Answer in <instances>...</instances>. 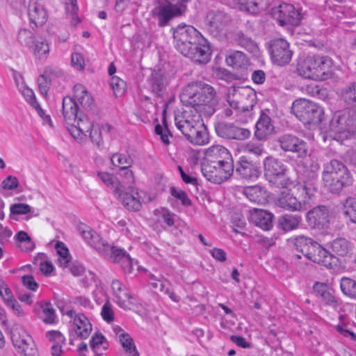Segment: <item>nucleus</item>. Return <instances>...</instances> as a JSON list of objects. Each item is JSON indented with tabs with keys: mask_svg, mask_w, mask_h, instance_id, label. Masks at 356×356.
Instances as JSON below:
<instances>
[{
	"mask_svg": "<svg viewBox=\"0 0 356 356\" xmlns=\"http://www.w3.org/2000/svg\"><path fill=\"white\" fill-rule=\"evenodd\" d=\"M213 87L202 81L189 83L180 95L181 102L190 110L176 114L175 125L191 143L204 145L209 142V134L201 115L203 107L216 103Z\"/></svg>",
	"mask_w": 356,
	"mask_h": 356,
	"instance_id": "1",
	"label": "nucleus"
},
{
	"mask_svg": "<svg viewBox=\"0 0 356 356\" xmlns=\"http://www.w3.org/2000/svg\"><path fill=\"white\" fill-rule=\"evenodd\" d=\"M171 31L175 47L183 56L199 64H206L210 60V47L195 28L181 24Z\"/></svg>",
	"mask_w": 356,
	"mask_h": 356,
	"instance_id": "2",
	"label": "nucleus"
},
{
	"mask_svg": "<svg viewBox=\"0 0 356 356\" xmlns=\"http://www.w3.org/2000/svg\"><path fill=\"white\" fill-rule=\"evenodd\" d=\"M78 230L83 240L101 255L108 258L114 263H121L129 255L123 249L111 245L95 231L85 224H81Z\"/></svg>",
	"mask_w": 356,
	"mask_h": 356,
	"instance_id": "3",
	"label": "nucleus"
},
{
	"mask_svg": "<svg viewBox=\"0 0 356 356\" xmlns=\"http://www.w3.org/2000/svg\"><path fill=\"white\" fill-rule=\"evenodd\" d=\"M324 186L333 193H339L344 186L352 184V177L346 166L337 159L323 165L322 173Z\"/></svg>",
	"mask_w": 356,
	"mask_h": 356,
	"instance_id": "4",
	"label": "nucleus"
},
{
	"mask_svg": "<svg viewBox=\"0 0 356 356\" xmlns=\"http://www.w3.org/2000/svg\"><path fill=\"white\" fill-rule=\"evenodd\" d=\"M188 1L159 0L158 6L153 10L159 26H166L174 18L183 15L186 10V3Z\"/></svg>",
	"mask_w": 356,
	"mask_h": 356,
	"instance_id": "5",
	"label": "nucleus"
},
{
	"mask_svg": "<svg viewBox=\"0 0 356 356\" xmlns=\"http://www.w3.org/2000/svg\"><path fill=\"white\" fill-rule=\"evenodd\" d=\"M291 112L305 124H318L323 115V109L317 104L301 98L293 102Z\"/></svg>",
	"mask_w": 356,
	"mask_h": 356,
	"instance_id": "6",
	"label": "nucleus"
},
{
	"mask_svg": "<svg viewBox=\"0 0 356 356\" xmlns=\"http://www.w3.org/2000/svg\"><path fill=\"white\" fill-rule=\"evenodd\" d=\"M265 176L272 185L287 188L294 184V181L288 177L286 165L280 160L273 157H267L264 163Z\"/></svg>",
	"mask_w": 356,
	"mask_h": 356,
	"instance_id": "7",
	"label": "nucleus"
},
{
	"mask_svg": "<svg viewBox=\"0 0 356 356\" xmlns=\"http://www.w3.org/2000/svg\"><path fill=\"white\" fill-rule=\"evenodd\" d=\"M123 206L131 211H140L143 203L145 202L144 195L145 193L138 188H135L133 186H126L122 184L117 189L115 194Z\"/></svg>",
	"mask_w": 356,
	"mask_h": 356,
	"instance_id": "8",
	"label": "nucleus"
},
{
	"mask_svg": "<svg viewBox=\"0 0 356 356\" xmlns=\"http://www.w3.org/2000/svg\"><path fill=\"white\" fill-rule=\"evenodd\" d=\"M272 15L281 26H298L304 17L300 8H296L293 4L282 3L272 8Z\"/></svg>",
	"mask_w": 356,
	"mask_h": 356,
	"instance_id": "9",
	"label": "nucleus"
},
{
	"mask_svg": "<svg viewBox=\"0 0 356 356\" xmlns=\"http://www.w3.org/2000/svg\"><path fill=\"white\" fill-rule=\"evenodd\" d=\"M11 340L18 353L24 356H39L36 345L24 329L14 328L11 332Z\"/></svg>",
	"mask_w": 356,
	"mask_h": 356,
	"instance_id": "10",
	"label": "nucleus"
},
{
	"mask_svg": "<svg viewBox=\"0 0 356 356\" xmlns=\"http://www.w3.org/2000/svg\"><path fill=\"white\" fill-rule=\"evenodd\" d=\"M270 54L273 63L282 66L290 62L293 51L290 49L286 40L277 38L270 42Z\"/></svg>",
	"mask_w": 356,
	"mask_h": 356,
	"instance_id": "11",
	"label": "nucleus"
},
{
	"mask_svg": "<svg viewBox=\"0 0 356 356\" xmlns=\"http://www.w3.org/2000/svg\"><path fill=\"white\" fill-rule=\"evenodd\" d=\"M307 258L329 269H334L338 266V258L330 254L317 242L312 246Z\"/></svg>",
	"mask_w": 356,
	"mask_h": 356,
	"instance_id": "12",
	"label": "nucleus"
},
{
	"mask_svg": "<svg viewBox=\"0 0 356 356\" xmlns=\"http://www.w3.org/2000/svg\"><path fill=\"white\" fill-rule=\"evenodd\" d=\"M353 120L350 111L337 112L330 121V131L334 134L354 131Z\"/></svg>",
	"mask_w": 356,
	"mask_h": 356,
	"instance_id": "13",
	"label": "nucleus"
},
{
	"mask_svg": "<svg viewBox=\"0 0 356 356\" xmlns=\"http://www.w3.org/2000/svg\"><path fill=\"white\" fill-rule=\"evenodd\" d=\"M306 220L311 227L323 229L330 224L329 211L325 206L316 207L307 212Z\"/></svg>",
	"mask_w": 356,
	"mask_h": 356,
	"instance_id": "14",
	"label": "nucleus"
},
{
	"mask_svg": "<svg viewBox=\"0 0 356 356\" xmlns=\"http://www.w3.org/2000/svg\"><path fill=\"white\" fill-rule=\"evenodd\" d=\"M277 142L285 152H296L301 157L306 155V143L296 136L284 134L278 138Z\"/></svg>",
	"mask_w": 356,
	"mask_h": 356,
	"instance_id": "15",
	"label": "nucleus"
},
{
	"mask_svg": "<svg viewBox=\"0 0 356 356\" xmlns=\"http://www.w3.org/2000/svg\"><path fill=\"white\" fill-rule=\"evenodd\" d=\"M236 90L234 88H231L227 97V101L229 104L231 108H227L225 110V113L227 115L229 116L233 113H250L253 107L257 104L256 101V94L254 92H251L248 95V99L250 100L249 105H243L241 106H238V101L236 99H234V93Z\"/></svg>",
	"mask_w": 356,
	"mask_h": 356,
	"instance_id": "16",
	"label": "nucleus"
},
{
	"mask_svg": "<svg viewBox=\"0 0 356 356\" xmlns=\"http://www.w3.org/2000/svg\"><path fill=\"white\" fill-rule=\"evenodd\" d=\"M93 125L91 120L83 113H79V116L76 118V120L72 122V124L67 126L70 134L76 139L81 140L86 136V133L89 132Z\"/></svg>",
	"mask_w": 356,
	"mask_h": 356,
	"instance_id": "17",
	"label": "nucleus"
},
{
	"mask_svg": "<svg viewBox=\"0 0 356 356\" xmlns=\"http://www.w3.org/2000/svg\"><path fill=\"white\" fill-rule=\"evenodd\" d=\"M208 32L214 38H220L222 31V13L221 11H209L206 17Z\"/></svg>",
	"mask_w": 356,
	"mask_h": 356,
	"instance_id": "18",
	"label": "nucleus"
},
{
	"mask_svg": "<svg viewBox=\"0 0 356 356\" xmlns=\"http://www.w3.org/2000/svg\"><path fill=\"white\" fill-rule=\"evenodd\" d=\"M240 6V9L254 15L266 11L269 6V0H233Z\"/></svg>",
	"mask_w": 356,
	"mask_h": 356,
	"instance_id": "19",
	"label": "nucleus"
},
{
	"mask_svg": "<svg viewBox=\"0 0 356 356\" xmlns=\"http://www.w3.org/2000/svg\"><path fill=\"white\" fill-rule=\"evenodd\" d=\"M148 84L154 94L157 97H163L166 90L168 81L166 76L160 70L154 71L148 79Z\"/></svg>",
	"mask_w": 356,
	"mask_h": 356,
	"instance_id": "20",
	"label": "nucleus"
},
{
	"mask_svg": "<svg viewBox=\"0 0 356 356\" xmlns=\"http://www.w3.org/2000/svg\"><path fill=\"white\" fill-rule=\"evenodd\" d=\"M315 60L312 58H304L299 61L297 65L298 74L303 78L318 81L321 67L314 68L313 64Z\"/></svg>",
	"mask_w": 356,
	"mask_h": 356,
	"instance_id": "21",
	"label": "nucleus"
},
{
	"mask_svg": "<svg viewBox=\"0 0 356 356\" xmlns=\"http://www.w3.org/2000/svg\"><path fill=\"white\" fill-rule=\"evenodd\" d=\"M250 220L264 230H269L273 226V216L270 213L262 210L254 209L250 210Z\"/></svg>",
	"mask_w": 356,
	"mask_h": 356,
	"instance_id": "22",
	"label": "nucleus"
},
{
	"mask_svg": "<svg viewBox=\"0 0 356 356\" xmlns=\"http://www.w3.org/2000/svg\"><path fill=\"white\" fill-rule=\"evenodd\" d=\"M202 172L209 181L220 184L222 182V160H218L216 164L204 165Z\"/></svg>",
	"mask_w": 356,
	"mask_h": 356,
	"instance_id": "23",
	"label": "nucleus"
},
{
	"mask_svg": "<svg viewBox=\"0 0 356 356\" xmlns=\"http://www.w3.org/2000/svg\"><path fill=\"white\" fill-rule=\"evenodd\" d=\"M79 111L76 102L74 99L65 97L63 99V115L64 120L67 125L72 124V122L76 120V118L79 116Z\"/></svg>",
	"mask_w": 356,
	"mask_h": 356,
	"instance_id": "24",
	"label": "nucleus"
},
{
	"mask_svg": "<svg viewBox=\"0 0 356 356\" xmlns=\"http://www.w3.org/2000/svg\"><path fill=\"white\" fill-rule=\"evenodd\" d=\"M28 15L32 29L42 26L47 21L46 10L36 3L29 5Z\"/></svg>",
	"mask_w": 356,
	"mask_h": 356,
	"instance_id": "25",
	"label": "nucleus"
},
{
	"mask_svg": "<svg viewBox=\"0 0 356 356\" xmlns=\"http://www.w3.org/2000/svg\"><path fill=\"white\" fill-rule=\"evenodd\" d=\"M111 287L118 305L124 309H128L129 305L127 302L131 297L127 292L125 286L120 281L114 280L112 281Z\"/></svg>",
	"mask_w": 356,
	"mask_h": 356,
	"instance_id": "26",
	"label": "nucleus"
},
{
	"mask_svg": "<svg viewBox=\"0 0 356 356\" xmlns=\"http://www.w3.org/2000/svg\"><path fill=\"white\" fill-rule=\"evenodd\" d=\"M273 129L270 118L266 114L262 113L256 124L254 135L258 139L262 140L271 134Z\"/></svg>",
	"mask_w": 356,
	"mask_h": 356,
	"instance_id": "27",
	"label": "nucleus"
},
{
	"mask_svg": "<svg viewBox=\"0 0 356 356\" xmlns=\"http://www.w3.org/2000/svg\"><path fill=\"white\" fill-rule=\"evenodd\" d=\"M76 334L82 339H86L92 331V325L88 318L83 314L75 315L74 319Z\"/></svg>",
	"mask_w": 356,
	"mask_h": 356,
	"instance_id": "28",
	"label": "nucleus"
},
{
	"mask_svg": "<svg viewBox=\"0 0 356 356\" xmlns=\"http://www.w3.org/2000/svg\"><path fill=\"white\" fill-rule=\"evenodd\" d=\"M277 204L286 210L296 211H301L302 209V204L293 195L283 192L277 200Z\"/></svg>",
	"mask_w": 356,
	"mask_h": 356,
	"instance_id": "29",
	"label": "nucleus"
},
{
	"mask_svg": "<svg viewBox=\"0 0 356 356\" xmlns=\"http://www.w3.org/2000/svg\"><path fill=\"white\" fill-rule=\"evenodd\" d=\"M236 172L242 178L247 180H255L260 175L259 168L254 163L248 161H241Z\"/></svg>",
	"mask_w": 356,
	"mask_h": 356,
	"instance_id": "30",
	"label": "nucleus"
},
{
	"mask_svg": "<svg viewBox=\"0 0 356 356\" xmlns=\"http://www.w3.org/2000/svg\"><path fill=\"white\" fill-rule=\"evenodd\" d=\"M315 179L316 176L312 174L309 179L305 180L302 183H298L296 185L300 196L304 201L310 200L314 195L316 191Z\"/></svg>",
	"mask_w": 356,
	"mask_h": 356,
	"instance_id": "31",
	"label": "nucleus"
},
{
	"mask_svg": "<svg viewBox=\"0 0 356 356\" xmlns=\"http://www.w3.org/2000/svg\"><path fill=\"white\" fill-rule=\"evenodd\" d=\"M225 61L229 66L233 68L240 69L248 65V58L241 51H229L225 58Z\"/></svg>",
	"mask_w": 356,
	"mask_h": 356,
	"instance_id": "32",
	"label": "nucleus"
},
{
	"mask_svg": "<svg viewBox=\"0 0 356 356\" xmlns=\"http://www.w3.org/2000/svg\"><path fill=\"white\" fill-rule=\"evenodd\" d=\"M243 193L251 202L263 204L266 201V191L259 185L245 187Z\"/></svg>",
	"mask_w": 356,
	"mask_h": 356,
	"instance_id": "33",
	"label": "nucleus"
},
{
	"mask_svg": "<svg viewBox=\"0 0 356 356\" xmlns=\"http://www.w3.org/2000/svg\"><path fill=\"white\" fill-rule=\"evenodd\" d=\"M233 40L237 44L250 53L254 54L258 51L259 48L257 43L241 31H236L233 34Z\"/></svg>",
	"mask_w": 356,
	"mask_h": 356,
	"instance_id": "34",
	"label": "nucleus"
},
{
	"mask_svg": "<svg viewBox=\"0 0 356 356\" xmlns=\"http://www.w3.org/2000/svg\"><path fill=\"white\" fill-rule=\"evenodd\" d=\"M307 58H312L315 60V63L313 64V67L319 68L321 67V71L319 72V80H325L327 77V72L332 66V60L327 56H309L306 57Z\"/></svg>",
	"mask_w": 356,
	"mask_h": 356,
	"instance_id": "35",
	"label": "nucleus"
},
{
	"mask_svg": "<svg viewBox=\"0 0 356 356\" xmlns=\"http://www.w3.org/2000/svg\"><path fill=\"white\" fill-rule=\"evenodd\" d=\"M74 93L75 98L83 108H92L94 102L93 98L83 85H75L74 86Z\"/></svg>",
	"mask_w": 356,
	"mask_h": 356,
	"instance_id": "36",
	"label": "nucleus"
},
{
	"mask_svg": "<svg viewBox=\"0 0 356 356\" xmlns=\"http://www.w3.org/2000/svg\"><path fill=\"white\" fill-rule=\"evenodd\" d=\"M90 346L95 353V356H103V350L108 348V344L104 336L99 332L95 333L90 340Z\"/></svg>",
	"mask_w": 356,
	"mask_h": 356,
	"instance_id": "37",
	"label": "nucleus"
},
{
	"mask_svg": "<svg viewBox=\"0 0 356 356\" xmlns=\"http://www.w3.org/2000/svg\"><path fill=\"white\" fill-rule=\"evenodd\" d=\"M341 97L352 111H356V83H352L341 90Z\"/></svg>",
	"mask_w": 356,
	"mask_h": 356,
	"instance_id": "38",
	"label": "nucleus"
},
{
	"mask_svg": "<svg viewBox=\"0 0 356 356\" xmlns=\"http://www.w3.org/2000/svg\"><path fill=\"white\" fill-rule=\"evenodd\" d=\"M301 220L300 216L286 214L280 218L279 222L281 227L288 232L298 228Z\"/></svg>",
	"mask_w": 356,
	"mask_h": 356,
	"instance_id": "39",
	"label": "nucleus"
},
{
	"mask_svg": "<svg viewBox=\"0 0 356 356\" xmlns=\"http://www.w3.org/2000/svg\"><path fill=\"white\" fill-rule=\"evenodd\" d=\"M31 48L33 55L38 59L46 58L49 53V44L45 39L35 40Z\"/></svg>",
	"mask_w": 356,
	"mask_h": 356,
	"instance_id": "40",
	"label": "nucleus"
},
{
	"mask_svg": "<svg viewBox=\"0 0 356 356\" xmlns=\"http://www.w3.org/2000/svg\"><path fill=\"white\" fill-rule=\"evenodd\" d=\"M332 251L337 254L344 257L351 251L350 243L343 238L334 239L331 244Z\"/></svg>",
	"mask_w": 356,
	"mask_h": 356,
	"instance_id": "41",
	"label": "nucleus"
},
{
	"mask_svg": "<svg viewBox=\"0 0 356 356\" xmlns=\"http://www.w3.org/2000/svg\"><path fill=\"white\" fill-rule=\"evenodd\" d=\"M315 243L316 241L309 237L299 236L295 238L294 245L298 251L300 252L307 257L311 250L312 246H313Z\"/></svg>",
	"mask_w": 356,
	"mask_h": 356,
	"instance_id": "42",
	"label": "nucleus"
},
{
	"mask_svg": "<svg viewBox=\"0 0 356 356\" xmlns=\"http://www.w3.org/2000/svg\"><path fill=\"white\" fill-rule=\"evenodd\" d=\"M224 135L229 138L242 140L250 136V131L248 129L237 127L225 126L224 127Z\"/></svg>",
	"mask_w": 356,
	"mask_h": 356,
	"instance_id": "43",
	"label": "nucleus"
},
{
	"mask_svg": "<svg viewBox=\"0 0 356 356\" xmlns=\"http://www.w3.org/2000/svg\"><path fill=\"white\" fill-rule=\"evenodd\" d=\"M340 287L342 292L350 298L356 299V281L348 278L342 277Z\"/></svg>",
	"mask_w": 356,
	"mask_h": 356,
	"instance_id": "44",
	"label": "nucleus"
},
{
	"mask_svg": "<svg viewBox=\"0 0 356 356\" xmlns=\"http://www.w3.org/2000/svg\"><path fill=\"white\" fill-rule=\"evenodd\" d=\"M120 342L129 356H139L132 338L129 334H121Z\"/></svg>",
	"mask_w": 356,
	"mask_h": 356,
	"instance_id": "45",
	"label": "nucleus"
},
{
	"mask_svg": "<svg viewBox=\"0 0 356 356\" xmlns=\"http://www.w3.org/2000/svg\"><path fill=\"white\" fill-rule=\"evenodd\" d=\"M111 129V127L108 124H103L101 129L97 126L93 127L90 131L91 141L98 147H101L103 145L102 131L109 132Z\"/></svg>",
	"mask_w": 356,
	"mask_h": 356,
	"instance_id": "46",
	"label": "nucleus"
},
{
	"mask_svg": "<svg viewBox=\"0 0 356 356\" xmlns=\"http://www.w3.org/2000/svg\"><path fill=\"white\" fill-rule=\"evenodd\" d=\"M98 177L108 187L113 190L114 194L117 192V189L120 188L122 185L120 180L110 173L98 172Z\"/></svg>",
	"mask_w": 356,
	"mask_h": 356,
	"instance_id": "47",
	"label": "nucleus"
},
{
	"mask_svg": "<svg viewBox=\"0 0 356 356\" xmlns=\"http://www.w3.org/2000/svg\"><path fill=\"white\" fill-rule=\"evenodd\" d=\"M34 34L29 29H22L17 34V41L23 46L31 48L35 40Z\"/></svg>",
	"mask_w": 356,
	"mask_h": 356,
	"instance_id": "48",
	"label": "nucleus"
},
{
	"mask_svg": "<svg viewBox=\"0 0 356 356\" xmlns=\"http://www.w3.org/2000/svg\"><path fill=\"white\" fill-rule=\"evenodd\" d=\"M56 249L57 253L59 255L58 263L61 267H67L69 264V250L64 243L62 242H58L56 245Z\"/></svg>",
	"mask_w": 356,
	"mask_h": 356,
	"instance_id": "49",
	"label": "nucleus"
},
{
	"mask_svg": "<svg viewBox=\"0 0 356 356\" xmlns=\"http://www.w3.org/2000/svg\"><path fill=\"white\" fill-rule=\"evenodd\" d=\"M234 172V163L231 154L224 147V181L229 179Z\"/></svg>",
	"mask_w": 356,
	"mask_h": 356,
	"instance_id": "50",
	"label": "nucleus"
},
{
	"mask_svg": "<svg viewBox=\"0 0 356 356\" xmlns=\"http://www.w3.org/2000/svg\"><path fill=\"white\" fill-rule=\"evenodd\" d=\"M222 155V146L219 145H214L209 147L205 152V156L209 161V163L216 164V160H220Z\"/></svg>",
	"mask_w": 356,
	"mask_h": 356,
	"instance_id": "51",
	"label": "nucleus"
},
{
	"mask_svg": "<svg viewBox=\"0 0 356 356\" xmlns=\"http://www.w3.org/2000/svg\"><path fill=\"white\" fill-rule=\"evenodd\" d=\"M344 208V214L352 222L356 224V198L348 199Z\"/></svg>",
	"mask_w": 356,
	"mask_h": 356,
	"instance_id": "52",
	"label": "nucleus"
},
{
	"mask_svg": "<svg viewBox=\"0 0 356 356\" xmlns=\"http://www.w3.org/2000/svg\"><path fill=\"white\" fill-rule=\"evenodd\" d=\"M111 162L114 165L118 166L120 169H122V167H130L132 163V160L129 156L116 153L112 156Z\"/></svg>",
	"mask_w": 356,
	"mask_h": 356,
	"instance_id": "53",
	"label": "nucleus"
},
{
	"mask_svg": "<svg viewBox=\"0 0 356 356\" xmlns=\"http://www.w3.org/2000/svg\"><path fill=\"white\" fill-rule=\"evenodd\" d=\"M111 86L115 96H122L126 90V82L118 76H113L111 79Z\"/></svg>",
	"mask_w": 356,
	"mask_h": 356,
	"instance_id": "54",
	"label": "nucleus"
},
{
	"mask_svg": "<svg viewBox=\"0 0 356 356\" xmlns=\"http://www.w3.org/2000/svg\"><path fill=\"white\" fill-rule=\"evenodd\" d=\"M15 238L20 243H25L26 247L23 249L24 251L30 252L32 251L35 248V243L31 241V237L26 232L19 231L15 236Z\"/></svg>",
	"mask_w": 356,
	"mask_h": 356,
	"instance_id": "55",
	"label": "nucleus"
},
{
	"mask_svg": "<svg viewBox=\"0 0 356 356\" xmlns=\"http://www.w3.org/2000/svg\"><path fill=\"white\" fill-rule=\"evenodd\" d=\"M231 220L232 224L233 230L236 233L241 234V232L239 229H243L246 225V222H244L242 218V215L239 212H234L231 216Z\"/></svg>",
	"mask_w": 356,
	"mask_h": 356,
	"instance_id": "56",
	"label": "nucleus"
},
{
	"mask_svg": "<svg viewBox=\"0 0 356 356\" xmlns=\"http://www.w3.org/2000/svg\"><path fill=\"white\" fill-rule=\"evenodd\" d=\"M170 193L173 197L179 200L183 205L190 206L191 204V201L185 191L177 190L175 187H171Z\"/></svg>",
	"mask_w": 356,
	"mask_h": 356,
	"instance_id": "57",
	"label": "nucleus"
},
{
	"mask_svg": "<svg viewBox=\"0 0 356 356\" xmlns=\"http://www.w3.org/2000/svg\"><path fill=\"white\" fill-rule=\"evenodd\" d=\"M120 175L124 179V181L121 182L126 186H132L134 184L135 179L134 173L129 169V167H122V168L120 169Z\"/></svg>",
	"mask_w": 356,
	"mask_h": 356,
	"instance_id": "58",
	"label": "nucleus"
},
{
	"mask_svg": "<svg viewBox=\"0 0 356 356\" xmlns=\"http://www.w3.org/2000/svg\"><path fill=\"white\" fill-rule=\"evenodd\" d=\"M31 210L29 204L19 203L14 204L10 207V213L14 215H22L29 213Z\"/></svg>",
	"mask_w": 356,
	"mask_h": 356,
	"instance_id": "59",
	"label": "nucleus"
},
{
	"mask_svg": "<svg viewBox=\"0 0 356 356\" xmlns=\"http://www.w3.org/2000/svg\"><path fill=\"white\" fill-rule=\"evenodd\" d=\"M101 315L102 318L107 323H111L114 320V313L108 301L103 305Z\"/></svg>",
	"mask_w": 356,
	"mask_h": 356,
	"instance_id": "60",
	"label": "nucleus"
},
{
	"mask_svg": "<svg viewBox=\"0 0 356 356\" xmlns=\"http://www.w3.org/2000/svg\"><path fill=\"white\" fill-rule=\"evenodd\" d=\"M43 312V321L45 323H54L56 315L54 309L51 307L50 304H46L42 309Z\"/></svg>",
	"mask_w": 356,
	"mask_h": 356,
	"instance_id": "61",
	"label": "nucleus"
},
{
	"mask_svg": "<svg viewBox=\"0 0 356 356\" xmlns=\"http://www.w3.org/2000/svg\"><path fill=\"white\" fill-rule=\"evenodd\" d=\"M47 337L49 338V341L53 343V344H65V338L59 331H49L47 333Z\"/></svg>",
	"mask_w": 356,
	"mask_h": 356,
	"instance_id": "62",
	"label": "nucleus"
},
{
	"mask_svg": "<svg viewBox=\"0 0 356 356\" xmlns=\"http://www.w3.org/2000/svg\"><path fill=\"white\" fill-rule=\"evenodd\" d=\"M155 133L157 135L160 136V138H161L162 142L165 145L170 144L169 136H172L170 134V132L166 126L165 128H163L161 124H158L155 127Z\"/></svg>",
	"mask_w": 356,
	"mask_h": 356,
	"instance_id": "63",
	"label": "nucleus"
},
{
	"mask_svg": "<svg viewBox=\"0 0 356 356\" xmlns=\"http://www.w3.org/2000/svg\"><path fill=\"white\" fill-rule=\"evenodd\" d=\"M3 189L13 190L19 186V181L16 177L9 175L1 183Z\"/></svg>",
	"mask_w": 356,
	"mask_h": 356,
	"instance_id": "64",
	"label": "nucleus"
}]
</instances>
